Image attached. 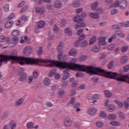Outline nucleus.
I'll list each match as a JSON object with an SVG mask.
<instances>
[{"mask_svg":"<svg viewBox=\"0 0 129 129\" xmlns=\"http://www.w3.org/2000/svg\"><path fill=\"white\" fill-rule=\"evenodd\" d=\"M59 87V85L58 84H54L51 87V89L53 91H54V90H56Z\"/></svg>","mask_w":129,"mask_h":129,"instance_id":"nucleus-42","label":"nucleus"},{"mask_svg":"<svg viewBox=\"0 0 129 129\" xmlns=\"http://www.w3.org/2000/svg\"><path fill=\"white\" fill-rule=\"evenodd\" d=\"M118 10H117L116 9H113L111 10V16H112L113 15H115V14L118 13Z\"/></svg>","mask_w":129,"mask_h":129,"instance_id":"nucleus-49","label":"nucleus"},{"mask_svg":"<svg viewBox=\"0 0 129 129\" xmlns=\"http://www.w3.org/2000/svg\"><path fill=\"white\" fill-rule=\"evenodd\" d=\"M115 39H116V37L113 33L112 36L110 38H109L108 39L109 43H111L112 41H113V40H115Z\"/></svg>","mask_w":129,"mask_h":129,"instance_id":"nucleus-40","label":"nucleus"},{"mask_svg":"<svg viewBox=\"0 0 129 129\" xmlns=\"http://www.w3.org/2000/svg\"><path fill=\"white\" fill-rule=\"evenodd\" d=\"M25 100V99L22 98H20L19 100H18L15 104V106H20V105H22L23 104V103L24 102V101Z\"/></svg>","mask_w":129,"mask_h":129,"instance_id":"nucleus-19","label":"nucleus"},{"mask_svg":"<svg viewBox=\"0 0 129 129\" xmlns=\"http://www.w3.org/2000/svg\"><path fill=\"white\" fill-rule=\"evenodd\" d=\"M127 61V56L124 55L123 56L121 59V63L122 64H125Z\"/></svg>","mask_w":129,"mask_h":129,"instance_id":"nucleus-31","label":"nucleus"},{"mask_svg":"<svg viewBox=\"0 0 129 129\" xmlns=\"http://www.w3.org/2000/svg\"><path fill=\"white\" fill-rule=\"evenodd\" d=\"M113 68V61L110 62L108 64L107 68L109 70L112 69Z\"/></svg>","mask_w":129,"mask_h":129,"instance_id":"nucleus-48","label":"nucleus"},{"mask_svg":"<svg viewBox=\"0 0 129 129\" xmlns=\"http://www.w3.org/2000/svg\"><path fill=\"white\" fill-rule=\"evenodd\" d=\"M113 29H121V26L118 25H114L112 27Z\"/></svg>","mask_w":129,"mask_h":129,"instance_id":"nucleus-62","label":"nucleus"},{"mask_svg":"<svg viewBox=\"0 0 129 129\" xmlns=\"http://www.w3.org/2000/svg\"><path fill=\"white\" fill-rule=\"evenodd\" d=\"M73 123V121H72V119L70 118H67L63 121V124L67 127H69L72 125Z\"/></svg>","mask_w":129,"mask_h":129,"instance_id":"nucleus-4","label":"nucleus"},{"mask_svg":"<svg viewBox=\"0 0 129 129\" xmlns=\"http://www.w3.org/2000/svg\"><path fill=\"white\" fill-rule=\"evenodd\" d=\"M9 126H10L11 129H15L17 127V122L15 121H11L8 124Z\"/></svg>","mask_w":129,"mask_h":129,"instance_id":"nucleus-12","label":"nucleus"},{"mask_svg":"<svg viewBox=\"0 0 129 129\" xmlns=\"http://www.w3.org/2000/svg\"><path fill=\"white\" fill-rule=\"evenodd\" d=\"M36 14H40V15H43L45 13V8L43 7H37L35 9Z\"/></svg>","mask_w":129,"mask_h":129,"instance_id":"nucleus-6","label":"nucleus"},{"mask_svg":"<svg viewBox=\"0 0 129 129\" xmlns=\"http://www.w3.org/2000/svg\"><path fill=\"white\" fill-rule=\"evenodd\" d=\"M64 75L63 77H62L63 80H67L68 78H69V73L67 72V71H63Z\"/></svg>","mask_w":129,"mask_h":129,"instance_id":"nucleus-28","label":"nucleus"},{"mask_svg":"<svg viewBox=\"0 0 129 129\" xmlns=\"http://www.w3.org/2000/svg\"><path fill=\"white\" fill-rule=\"evenodd\" d=\"M87 59V55H82L79 57V60L80 61H85Z\"/></svg>","mask_w":129,"mask_h":129,"instance_id":"nucleus-38","label":"nucleus"},{"mask_svg":"<svg viewBox=\"0 0 129 129\" xmlns=\"http://www.w3.org/2000/svg\"><path fill=\"white\" fill-rule=\"evenodd\" d=\"M33 77L32 76H30L28 78V83H29V84H31L32 82H33Z\"/></svg>","mask_w":129,"mask_h":129,"instance_id":"nucleus-55","label":"nucleus"},{"mask_svg":"<svg viewBox=\"0 0 129 129\" xmlns=\"http://www.w3.org/2000/svg\"><path fill=\"white\" fill-rule=\"evenodd\" d=\"M14 17H15V14L12 13L8 17V20H12V19H13V18H14Z\"/></svg>","mask_w":129,"mask_h":129,"instance_id":"nucleus-64","label":"nucleus"},{"mask_svg":"<svg viewBox=\"0 0 129 129\" xmlns=\"http://www.w3.org/2000/svg\"><path fill=\"white\" fill-rule=\"evenodd\" d=\"M64 34L67 36H72V29L70 28H67L64 30Z\"/></svg>","mask_w":129,"mask_h":129,"instance_id":"nucleus-14","label":"nucleus"},{"mask_svg":"<svg viewBox=\"0 0 129 129\" xmlns=\"http://www.w3.org/2000/svg\"><path fill=\"white\" fill-rule=\"evenodd\" d=\"M93 97L94 99H97V100H98L100 99V95H99V94H95L93 96Z\"/></svg>","mask_w":129,"mask_h":129,"instance_id":"nucleus-47","label":"nucleus"},{"mask_svg":"<svg viewBox=\"0 0 129 129\" xmlns=\"http://www.w3.org/2000/svg\"><path fill=\"white\" fill-rule=\"evenodd\" d=\"M75 101H76V99H75V97H72L71 100L68 102V104H74Z\"/></svg>","mask_w":129,"mask_h":129,"instance_id":"nucleus-39","label":"nucleus"},{"mask_svg":"<svg viewBox=\"0 0 129 129\" xmlns=\"http://www.w3.org/2000/svg\"><path fill=\"white\" fill-rule=\"evenodd\" d=\"M83 27H85V23H78L76 25V29H80L81 28H83Z\"/></svg>","mask_w":129,"mask_h":129,"instance_id":"nucleus-25","label":"nucleus"},{"mask_svg":"<svg viewBox=\"0 0 129 129\" xmlns=\"http://www.w3.org/2000/svg\"><path fill=\"white\" fill-rule=\"evenodd\" d=\"M84 76V74L81 72H79L76 74V77L77 78H79V77H83Z\"/></svg>","mask_w":129,"mask_h":129,"instance_id":"nucleus-52","label":"nucleus"},{"mask_svg":"<svg viewBox=\"0 0 129 129\" xmlns=\"http://www.w3.org/2000/svg\"><path fill=\"white\" fill-rule=\"evenodd\" d=\"M26 78H27V74L26 73H23L21 75L19 81L23 82V81L26 80Z\"/></svg>","mask_w":129,"mask_h":129,"instance_id":"nucleus-13","label":"nucleus"},{"mask_svg":"<svg viewBox=\"0 0 129 129\" xmlns=\"http://www.w3.org/2000/svg\"><path fill=\"white\" fill-rule=\"evenodd\" d=\"M85 37H86L85 35L82 34L80 36L78 40H79V41L80 42L81 41H82V40H84V39L85 38Z\"/></svg>","mask_w":129,"mask_h":129,"instance_id":"nucleus-59","label":"nucleus"},{"mask_svg":"<svg viewBox=\"0 0 129 129\" xmlns=\"http://www.w3.org/2000/svg\"><path fill=\"white\" fill-rule=\"evenodd\" d=\"M32 51L33 49L31 46H27L24 49L23 53L25 55H27V54H31Z\"/></svg>","mask_w":129,"mask_h":129,"instance_id":"nucleus-8","label":"nucleus"},{"mask_svg":"<svg viewBox=\"0 0 129 129\" xmlns=\"http://www.w3.org/2000/svg\"><path fill=\"white\" fill-rule=\"evenodd\" d=\"M8 116H9V113H5L2 117L3 119H7L8 118Z\"/></svg>","mask_w":129,"mask_h":129,"instance_id":"nucleus-58","label":"nucleus"},{"mask_svg":"<svg viewBox=\"0 0 129 129\" xmlns=\"http://www.w3.org/2000/svg\"><path fill=\"white\" fill-rule=\"evenodd\" d=\"M13 25H14V22H8L5 24V28H6L7 29H10V28H11V27L13 26Z\"/></svg>","mask_w":129,"mask_h":129,"instance_id":"nucleus-24","label":"nucleus"},{"mask_svg":"<svg viewBox=\"0 0 129 129\" xmlns=\"http://www.w3.org/2000/svg\"><path fill=\"white\" fill-rule=\"evenodd\" d=\"M53 31L55 33H58L59 32V27L57 25H54L53 27Z\"/></svg>","mask_w":129,"mask_h":129,"instance_id":"nucleus-56","label":"nucleus"},{"mask_svg":"<svg viewBox=\"0 0 129 129\" xmlns=\"http://www.w3.org/2000/svg\"><path fill=\"white\" fill-rule=\"evenodd\" d=\"M99 44L100 46H105V45L107 44V42H106V37L101 36L98 38Z\"/></svg>","mask_w":129,"mask_h":129,"instance_id":"nucleus-5","label":"nucleus"},{"mask_svg":"<svg viewBox=\"0 0 129 129\" xmlns=\"http://www.w3.org/2000/svg\"><path fill=\"white\" fill-rule=\"evenodd\" d=\"M95 42H96V36H94L90 39L89 44V45H92Z\"/></svg>","mask_w":129,"mask_h":129,"instance_id":"nucleus-26","label":"nucleus"},{"mask_svg":"<svg viewBox=\"0 0 129 129\" xmlns=\"http://www.w3.org/2000/svg\"><path fill=\"white\" fill-rule=\"evenodd\" d=\"M124 106L126 109H127L129 107V104L126 101H124Z\"/></svg>","mask_w":129,"mask_h":129,"instance_id":"nucleus-57","label":"nucleus"},{"mask_svg":"<svg viewBox=\"0 0 129 129\" xmlns=\"http://www.w3.org/2000/svg\"><path fill=\"white\" fill-rule=\"evenodd\" d=\"M100 116L101 117H103L104 118H106V117H107V115L105 112H104V111H102L100 113Z\"/></svg>","mask_w":129,"mask_h":129,"instance_id":"nucleus-41","label":"nucleus"},{"mask_svg":"<svg viewBox=\"0 0 129 129\" xmlns=\"http://www.w3.org/2000/svg\"><path fill=\"white\" fill-rule=\"evenodd\" d=\"M97 110L95 107H91L88 110V114L89 115H95L96 114V112Z\"/></svg>","mask_w":129,"mask_h":129,"instance_id":"nucleus-7","label":"nucleus"},{"mask_svg":"<svg viewBox=\"0 0 129 129\" xmlns=\"http://www.w3.org/2000/svg\"><path fill=\"white\" fill-rule=\"evenodd\" d=\"M118 114H119L120 117L121 118H122V119H124V114H123L122 112H118Z\"/></svg>","mask_w":129,"mask_h":129,"instance_id":"nucleus-61","label":"nucleus"},{"mask_svg":"<svg viewBox=\"0 0 129 129\" xmlns=\"http://www.w3.org/2000/svg\"><path fill=\"white\" fill-rule=\"evenodd\" d=\"M87 99L90 103H92V101H93L94 99L93 96L90 95H88L87 97Z\"/></svg>","mask_w":129,"mask_h":129,"instance_id":"nucleus-34","label":"nucleus"},{"mask_svg":"<svg viewBox=\"0 0 129 129\" xmlns=\"http://www.w3.org/2000/svg\"><path fill=\"white\" fill-rule=\"evenodd\" d=\"M89 16L91 19H96L99 18V15L97 13H90L89 14Z\"/></svg>","mask_w":129,"mask_h":129,"instance_id":"nucleus-15","label":"nucleus"},{"mask_svg":"<svg viewBox=\"0 0 129 129\" xmlns=\"http://www.w3.org/2000/svg\"><path fill=\"white\" fill-rule=\"evenodd\" d=\"M127 7V1L126 0H121L119 1L116 0L114 3L110 5V8H119L120 10H125Z\"/></svg>","mask_w":129,"mask_h":129,"instance_id":"nucleus-3","label":"nucleus"},{"mask_svg":"<svg viewBox=\"0 0 129 129\" xmlns=\"http://www.w3.org/2000/svg\"><path fill=\"white\" fill-rule=\"evenodd\" d=\"M74 21L75 23H79V22H83V19L80 18V15H77L74 18Z\"/></svg>","mask_w":129,"mask_h":129,"instance_id":"nucleus-20","label":"nucleus"},{"mask_svg":"<svg viewBox=\"0 0 129 129\" xmlns=\"http://www.w3.org/2000/svg\"><path fill=\"white\" fill-rule=\"evenodd\" d=\"M28 8L29 7L28 6H25L23 7L20 11V14H22V13H24V12H26V11L28 10Z\"/></svg>","mask_w":129,"mask_h":129,"instance_id":"nucleus-51","label":"nucleus"},{"mask_svg":"<svg viewBox=\"0 0 129 129\" xmlns=\"http://www.w3.org/2000/svg\"><path fill=\"white\" fill-rule=\"evenodd\" d=\"M20 35V32L18 30H14L13 32H12V36H14V37H17V36H19Z\"/></svg>","mask_w":129,"mask_h":129,"instance_id":"nucleus-43","label":"nucleus"},{"mask_svg":"<svg viewBox=\"0 0 129 129\" xmlns=\"http://www.w3.org/2000/svg\"><path fill=\"white\" fill-rule=\"evenodd\" d=\"M12 41H13L14 44H18V42H19V38L18 37H13L12 38Z\"/></svg>","mask_w":129,"mask_h":129,"instance_id":"nucleus-53","label":"nucleus"},{"mask_svg":"<svg viewBox=\"0 0 129 129\" xmlns=\"http://www.w3.org/2000/svg\"><path fill=\"white\" fill-rule=\"evenodd\" d=\"M99 50H100V46L99 45H95L92 48V52H95V53H97Z\"/></svg>","mask_w":129,"mask_h":129,"instance_id":"nucleus-18","label":"nucleus"},{"mask_svg":"<svg viewBox=\"0 0 129 129\" xmlns=\"http://www.w3.org/2000/svg\"><path fill=\"white\" fill-rule=\"evenodd\" d=\"M25 5V1L21 2L18 5V8H22Z\"/></svg>","mask_w":129,"mask_h":129,"instance_id":"nucleus-63","label":"nucleus"},{"mask_svg":"<svg viewBox=\"0 0 129 129\" xmlns=\"http://www.w3.org/2000/svg\"><path fill=\"white\" fill-rule=\"evenodd\" d=\"M27 127L28 129L34 128V122H28L27 123Z\"/></svg>","mask_w":129,"mask_h":129,"instance_id":"nucleus-29","label":"nucleus"},{"mask_svg":"<svg viewBox=\"0 0 129 129\" xmlns=\"http://www.w3.org/2000/svg\"><path fill=\"white\" fill-rule=\"evenodd\" d=\"M104 93L106 97H111L112 95V94L109 90L105 91Z\"/></svg>","mask_w":129,"mask_h":129,"instance_id":"nucleus-33","label":"nucleus"},{"mask_svg":"<svg viewBox=\"0 0 129 129\" xmlns=\"http://www.w3.org/2000/svg\"><path fill=\"white\" fill-rule=\"evenodd\" d=\"M114 35L116 36V38L117 37H119L120 38H124L125 37V34L121 31H115L114 32Z\"/></svg>","mask_w":129,"mask_h":129,"instance_id":"nucleus-9","label":"nucleus"},{"mask_svg":"<svg viewBox=\"0 0 129 129\" xmlns=\"http://www.w3.org/2000/svg\"><path fill=\"white\" fill-rule=\"evenodd\" d=\"M80 6V1H76L72 3V7L74 8H78Z\"/></svg>","mask_w":129,"mask_h":129,"instance_id":"nucleus-21","label":"nucleus"},{"mask_svg":"<svg viewBox=\"0 0 129 129\" xmlns=\"http://www.w3.org/2000/svg\"><path fill=\"white\" fill-rule=\"evenodd\" d=\"M62 48H63V44H62V43H60L57 47V51H60Z\"/></svg>","mask_w":129,"mask_h":129,"instance_id":"nucleus-60","label":"nucleus"},{"mask_svg":"<svg viewBox=\"0 0 129 129\" xmlns=\"http://www.w3.org/2000/svg\"><path fill=\"white\" fill-rule=\"evenodd\" d=\"M103 125H104V124L103 123V122L102 121H97L96 123V126L97 127H102V126H103Z\"/></svg>","mask_w":129,"mask_h":129,"instance_id":"nucleus-32","label":"nucleus"},{"mask_svg":"<svg viewBox=\"0 0 129 129\" xmlns=\"http://www.w3.org/2000/svg\"><path fill=\"white\" fill-rule=\"evenodd\" d=\"M58 94L61 97H63L64 94H65V91H64V90L60 89L58 90Z\"/></svg>","mask_w":129,"mask_h":129,"instance_id":"nucleus-35","label":"nucleus"},{"mask_svg":"<svg viewBox=\"0 0 129 129\" xmlns=\"http://www.w3.org/2000/svg\"><path fill=\"white\" fill-rule=\"evenodd\" d=\"M54 7L56 9H60L62 7V3L60 1L56 0L54 2Z\"/></svg>","mask_w":129,"mask_h":129,"instance_id":"nucleus-16","label":"nucleus"},{"mask_svg":"<svg viewBox=\"0 0 129 129\" xmlns=\"http://www.w3.org/2000/svg\"><path fill=\"white\" fill-rule=\"evenodd\" d=\"M115 48V44H111L108 46V49L109 51H111V50H113Z\"/></svg>","mask_w":129,"mask_h":129,"instance_id":"nucleus-46","label":"nucleus"},{"mask_svg":"<svg viewBox=\"0 0 129 129\" xmlns=\"http://www.w3.org/2000/svg\"><path fill=\"white\" fill-rule=\"evenodd\" d=\"M116 118V115L110 114L108 116V119L113 120Z\"/></svg>","mask_w":129,"mask_h":129,"instance_id":"nucleus-37","label":"nucleus"},{"mask_svg":"<svg viewBox=\"0 0 129 129\" xmlns=\"http://www.w3.org/2000/svg\"><path fill=\"white\" fill-rule=\"evenodd\" d=\"M110 124L112 126H119L120 125V123L117 121H112L110 122Z\"/></svg>","mask_w":129,"mask_h":129,"instance_id":"nucleus-22","label":"nucleus"},{"mask_svg":"<svg viewBox=\"0 0 129 129\" xmlns=\"http://www.w3.org/2000/svg\"><path fill=\"white\" fill-rule=\"evenodd\" d=\"M102 76L106 78H111V79H115L118 82H124L127 81L129 83V74L123 75L122 76L117 74L116 73L111 72H107L103 70Z\"/></svg>","mask_w":129,"mask_h":129,"instance_id":"nucleus-2","label":"nucleus"},{"mask_svg":"<svg viewBox=\"0 0 129 129\" xmlns=\"http://www.w3.org/2000/svg\"><path fill=\"white\" fill-rule=\"evenodd\" d=\"M62 56H63V52L62 51L59 52L57 55V58L58 60H59V61H60V60H62Z\"/></svg>","mask_w":129,"mask_h":129,"instance_id":"nucleus-50","label":"nucleus"},{"mask_svg":"<svg viewBox=\"0 0 129 129\" xmlns=\"http://www.w3.org/2000/svg\"><path fill=\"white\" fill-rule=\"evenodd\" d=\"M4 10L5 12H9L10 11V4H6L4 6Z\"/></svg>","mask_w":129,"mask_h":129,"instance_id":"nucleus-44","label":"nucleus"},{"mask_svg":"<svg viewBox=\"0 0 129 129\" xmlns=\"http://www.w3.org/2000/svg\"><path fill=\"white\" fill-rule=\"evenodd\" d=\"M76 62H77V58H73L70 60V62L68 63L65 61L23 57V66L26 65V64L30 65V64H38L39 63H44V64L50 63V64H46L45 66L47 67H54V66H56L58 68H60V69H66L67 68L71 70H77V71L87 72L90 75H100V76H102L103 70L98 68H95L93 66L76 64Z\"/></svg>","mask_w":129,"mask_h":129,"instance_id":"nucleus-1","label":"nucleus"},{"mask_svg":"<svg viewBox=\"0 0 129 129\" xmlns=\"http://www.w3.org/2000/svg\"><path fill=\"white\" fill-rule=\"evenodd\" d=\"M69 55L72 57H76L77 55V50L75 49H72L69 52Z\"/></svg>","mask_w":129,"mask_h":129,"instance_id":"nucleus-10","label":"nucleus"},{"mask_svg":"<svg viewBox=\"0 0 129 129\" xmlns=\"http://www.w3.org/2000/svg\"><path fill=\"white\" fill-rule=\"evenodd\" d=\"M115 102L117 104L119 108H121L122 106H123V105L122 104V102L118 101V100L115 101Z\"/></svg>","mask_w":129,"mask_h":129,"instance_id":"nucleus-45","label":"nucleus"},{"mask_svg":"<svg viewBox=\"0 0 129 129\" xmlns=\"http://www.w3.org/2000/svg\"><path fill=\"white\" fill-rule=\"evenodd\" d=\"M88 44V42H87V41L86 40H85L80 43V46L84 48L86 47V46H87Z\"/></svg>","mask_w":129,"mask_h":129,"instance_id":"nucleus-36","label":"nucleus"},{"mask_svg":"<svg viewBox=\"0 0 129 129\" xmlns=\"http://www.w3.org/2000/svg\"><path fill=\"white\" fill-rule=\"evenodd\" d=\"M33 76L34 79H37L39 77V72L38 70H36L33 72Z\"/></svg>","mask_w":129,"mask_h":129,"instance_id":"nucleus-30","label":"nucleus"},{"mask_svg":"<svg viewBox=\"0 0 129 129\" xmlns=\"http://www.w3.org/2000/svg\"><path fill=\"white\" fill-rule=\"evenodd\" d=\"M56 75V70L55 71H51L50 73L49 74V77H52V76H54Z\"/></svg>","mask_w":129,"mask_h":129,"instance_id":"nucleus-54","label":"nucleus"},{"mask_svg":"<svg viewBox=\"0 0 129 129\" xmlns=\"http://www.w3.org/2000/svg\"><path fill=\"white\" fill-rule=\"evenodd\" d=\"M43 83L44 85L48 86V85H50V83H51V80L49 78H46L44 80Z\"/></svg>","mask_w":129,"mask_h":129,"instance_id":"nucleus-23","label":"nucleus"},{"mask_svg":"<svg viewBox=\"0 0 129 129\" xmlns=\"http://www.w3.org/2000/svg\"><path fill=\"white\" fill-rule=\"evenodd\" d=\"M97 6H98V2H93L91 5V9L92 11H95V10H96V8H97Z\"/></svg>","mask_w":129,"mask_h":129,"instance_id":"nucleus-17","label":"nucleus"},{"mask_svg":"<svg viewBox=\"0 0 129 129\" xmlns=\"http://www.w3.org/2000/svg\"><path fill=\"white\" fill-rule=\"evenodd\" d=\"M114 108H115L114 105L109 104L108 107V111H109V112H112L113 110H114Z\"/></svg>","mask_w":129,"mask_h":129,"instance_id":"nucleus-27","label":"nucleus"},{"mask_svg":"<svg viewBox=\"0 0 129 129\" xmlns=\"http://www.w3.org/2000/svg\"><path fill=\"white\" fill-rule=\"evenodd\" d=\"M46 25V23L44 21H40L38 23L37 25V28L38 29H42L45 27V25Z\"/></svg>","mask_w":129,"mask_h":129,"instance_id":"nucleus-11","label":"nucleus"}]
</instances>
